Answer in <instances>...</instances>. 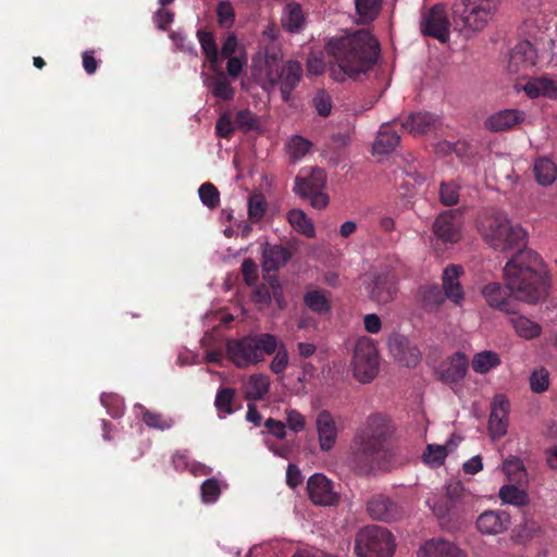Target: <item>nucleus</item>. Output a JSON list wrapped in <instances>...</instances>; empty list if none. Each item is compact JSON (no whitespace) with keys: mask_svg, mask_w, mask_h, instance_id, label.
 Listing matches in <instances>:
<instances>
[{"mask_svg":"<svg viewBox=\"0 0 557 557\" xmlns=\"http://www.w3.org/2000/svg\"><path fill=\"white\" fill-rule=\"evenodd\" d=\"M325 50L331 58L332 76L338 82L368 72L380 57V44L368 29L333 38Z\"/></svg>","mask_w":557,"mask_h":557,"instance_id":"nucleus-1","label":"nucleus"},{"mask_svg":"<svg viewBox=\"0 0 557 557\" xmlns=\"http://www.w3.org/2000/svg\"><path fill=\"white\" fill-rule=\"evenodd\" d=\"M544 268L540 256L531 250H519L505 265L504 277L512 298L536 304L545 297Z\"/></svg>","mask_w":557,"mask_h":557,"instance_id":"nucleus-2","label":"nucleus"},{"mask_svg":"<svg viewBox=\"0 0 557 557\" xmlns=\"http://www.w3.org/2000/svg\"><path fill=\"white\" fill-rule=\"evenodd\" d=\"M252 73L264 90L278 87L282 99L287 102L302 77V67L298 61L284 62L281 49L271 44L252 59Z\"/></svg>","mask_w":557,"mask_h":557,"instance_id":"nucleus-3","label":"nucleus"},{"mask_svg":"<svg viewBox=\"0 0 557 557\" xmlns=\"http://www.w3.org/2000/svg\"><path fill=\"white\" fill-rule=\"evenodd\" d=\"M392 425L382 414H371L351 442V462L363 474L381 467L386 457Z\"/></svg>","mask_w":557,"mask_h":557,"instance_id":"nucleus-4","label":"nucleus"},{"mask_svg":"<svg viewBox=\"0 0 557 557\" xmlns=\"http://www.w3.org/2000/svg\"><path fill=\"white\" fill-rule=\"evenodd\" d=\"M478 231L485 243L496 251L511 249L522 250L525 245V231L513 224L506 214L493 213L483 215L476 224Z\"/></svg>","mask_w":557,"mask_h":557,"instance_id":"nucleus-5","label":"nucleus"},{"mask_svg":"<svg viewBox=\"0 0 557 557\" xmlns=\"http://www.w3.org/2000/svg\"><path fill=\"white\" fill-rule=\"evenodd\" d=\"M227 358L239 369L264 361L277 348V336L271 333L247 335L226 343Z\"/></svg>","mask_w":557,"mask_h":557,"instance_id":"nucleus-6","label":"nucleus"},{"mask_svg":"<svg viewBox=\"0 0 557 557\" xmlns=\"http://www.w3.org/2000/svg\"><path fill=\"white\" fill-rule=\"evenodd\" d=\"M499 0H459L456 4V25L465 37L482 32L493 20Z\"/></svg>","mask_w":557,"mask_h":557,"instance_id":"nucleus-7","label":"nucleus"},{"mask_svg":"<svg viewBox=\"0 0 557 557\" xmlns=\"http://www.w3.org/2000/svg\"><path fill=\"white\" fill-rule=\"evenodd\" d=\"M395 549L392 533L380 525H367L355 537L357 557H392Z\"/></svg>","mask_w":557,"mask_h":557,"instance_id":"nucleus-8","label":"nucleus"},{"mask_svg":"<svg viewBox=\"0 0 557 557\" xmlns=\"http://www.w3.org/2000/svg\"><path fill=\"white\" fill-rule=\"evenodd\" d=\"M379 367L380 357L374 341L366 336L358 338L351 358L354 376L361 383H369L377 375Z\"/></svg>","mask_w":557,"mask_h":557,"instance_id":"nucleus-9","label":"nucleus"},{"mask_svg":"<svg viewBox=\"0 0 557 557\" xmlns=\"http://www.w3.org/2000/svg\"><path fill=\"white\" fill-rule=\"evenodd\" d=\"M472 502L473 496L460 482H451L446 485V492L442 498L428 503L438 519H445L466 511Z\"/></svg>","mask_w":557,"mask_h":557,"instance_id":"nucleus-10","label":"nucleus"},{"mask_svg":"<svg viewBox=\"0 0 557 557\" xmlns=\"http://www.w3.org/2000/svg\"><path fill=\"white\" fill-rule=\"evenodd\" d=\"M449 20L444 8L433 7L422 16L420 28L425 36L436 38L441 42H447L449 39Z\"/></svg>","mask_w":557,"mask_h":557,"instance_id":"nucleus-11","label":"nucleus"},{"mask_svg":"<svg viewBox=\"0 0 557 557\" xmlns=\"http://www.w3.org/2000/svg\"><path fill=\"white\" fill-rule=\"evenodd\" d=\"M367 512L373 520L392 522L404 515L401 506L385 494H374L367 502Z\"/></svg>","mask_w":557,"mask_h":557,"instance_id":"nucleus-12","label":"nucleus"},{"mask_svg":"<svg viewBox=\"0 0 557 557\" xmlns=\"http://www.w3.org/2000/svg\"><path fill=\"white\" fill-rule=\"evenodd\" d=\"M369 297L380 305L394 300L397 294V278L389 272L376 273L367 284Z\"/></svg>","mask_w":557,"mask_h":557,"instance_id":"nucleus-13","label":"nucleus"},{"mask_svg":"<svg viewBox=\"0 0 557 557\" xmlns=\"http://www.w3.org/2000/svg\"><path fill=\"white\" fill-rule=\"evenodd\" d=\"M433 233L443 243H457L461 238L460 213L457 210L441 213L433 223Z\"/></svg>","mask_w":557,"mask_h":557,"instance_id":"nucleus-14","label":"nucleus"},{"mask_svg":"<svg viewBox=\"0 0 557 557\" xmlns=\"http://www.w3.org/2000/svg\"><path fill=\"white\" fill-rule=\"evenodd\" d=\"M307 490L309 498L314 505L334 506L338 503V494L324 474H312L308 480Z\"/></svg>","mask_w":557,"mask_h":557,"instance_id":"nucleus-15","label":"nucleus"},{"mask_svg":"<svg viewBox=\"0 0 557 557\" xmlns=\"http://www.w3.org/2000/svg\"><path fill=\"white\" fill-rule=\"evenodd\" d=\"M525 121L524 111L518 109L499 110L484 121L485 129L494 133L507 132Z\"/></svg>","mask_w":557,"mask_h":557,"instance_id":"nucleus-16","label":"nucleus"},{"mask_svg":"<svg viewBox=\"0 0 557 557\" xmlns=\"http://www.w3.org/2000/svg\"><path fill=\"white\" fill-rule=\"evenodd\" d=\"M319 447L322 451H330L336 444L338 428L334 417L327 410H322L315 418Z\"/></svg>","mask_w":557,"mask_h":557,"instance_id":"nucleus-17","label":"nucleus"},{"mask_svg":"<svg viewBox=\"0 0 557 557\" xmlns=\"http://www.w3.org/2000/svg\"><path fill=\"white\" fill-rule=\"evenodd\" d=\"M509 401L503 395H496L493 398L492 410L488 420V431L491 436L496 440L507 433Z\"/></svg>","mask_w":557,"mask_h":557,"instance_id":"nucleus-18","label":"nucleus"},{"mask_svg":"<svg viewBox=\"0 0 557 557\" xmlns=\"http://www.w3.org/2000/svg\"><path fill=\"white\" fill-rule=\"evenodd\" d=\"M536 60L537 52L532 44L521 41L511 51L507 69L512 74H519L533 67Z\"/></svg>","mask_w":557,"mask_h":557,"instance_id":"nucleus-19","label":"nucleus"},{"mask_svg":"<svg viewBox=\"0 0 557 557\" xmlns=\"http://www.w3.org/2000/svg\"><path fill=\"white\" fill-rule=\"evenodd\" d=\"M468 370V360L462 352H456L444 360L437 368V377L445 383H456L462 380Z\"/></svg>","mask_w":557,"mask_h":557,"instance_id":"nucleus-20","label":"nucleus"},{"mask_svg":"<svg viewBox=\"0 0 557 557\" xmlns=\"http://www.w3.org/2000/svg\"><path fill=\"white\" fill-rule=\"evenodd\" d=\"M463 274L461 265L449 264L443 271L442 286L447 299L457 306H460L465 299L463 288L459 282Z\"/></svg>","mask_w":557,"mask_h":557,"instance_id":"nucleus-21","label":"nucleus"},{"mask_svg":"<svg viewBox=\"0 0 557 557\" xmlns=\"http://www.w3.org/2000/svg\"><path fill=\"white\" fill-rule=\"evenodd\" d=\"M510 525V517L506 511L486 510L476 519V528L482 534L496 535L505 532Z\"/></svg>","mask_w":557,"mask_h":557,"instance_id":"nucleus-22","label":"nucleus"},{"mask_svg":"<svg viewBox=\"0 0 557 557\" xmlns=\"http://www.w3.org/2000/svg\"><path fill=\"white\" fill-rule=\"evenodd\" d=\"M388 348L394 358L406 367H414L420 360V351L404 336H395L389 339Z\"/></svg>","mask_w":557,"mask_h":557,"instance_id":"nucleus-23","label":"nucleus"},{"mask_svg":"<svg viewBox=\"0 0 557 557\" xmlns=\"http://www.w3.org/2000/svg\"><path fill=\"white\" fill-rule=\"evenodd\" d=\"M482 295L490 307L506 313H513L512 296L508 294L507 287H503L499 283H490L483 287Z\"/></svg>","mask_w":557,"mask_h":557,"instance_id":"nucleus-24","label":"nucleus"},{"mask_svg":"<svg viewBox=\"0 0 557 557\" xmlns=\"http://www.w3.org/2000/svg\"><path fill=\"white\" fill-rule=\"evenodd\" d=\"M417 557H466L453 543L443 539L428 541L417 552Z\"/></svg>","mask_w":557,"mask_h":557,"instance_id":"nucleus-25","label":"nucleus"},{"mask_svg":"<svg viewBox=\"0 0 557 557\" xmlns=\"http://www.w3.org/2000/svg\"><path fill=\"white\" fill-rule=\"evenodd\" d=\"M290 251L282 245H262V268L265 272L277 271L290 259Z\"/></svg>","mask_w":557,"mask_h":557,"instance_id":"nucleus-26","label":"nucleus"},{"mask_svg":"<svg viewBox=\"0 0 557 557\" xmlns=\"http://www.w3.org/2000/svg\"><path fill=\"white\" fill-rule=\"evenodd\" d=\"M242 391L248 401L261 400L270 391V379L262 373L251 374L243 382Z\"/></svg>","mask_w":557,"mask_h":557,"instance_id":"nucleus-27","label":"nucleus"},{"mask_svg":"<svg viewBox=\"0 0 557 557\" xmlns=\"http://www.w3.org/2000/svg\"><path fill=\"white\" fill-rule=\"evenodd\" d=\"M326 174L322 169H313L307 177H297L294 191L300 197L324 188Z\"/></svg>","mask_w":557,"mask_h":557,"instance_id":"nucleus-28","label":"nucleus"},{"mask_svg":"<svg viewBox=\"0 0 557 557\" xmlns=\"http://www.w3.org/2000/svg\"><path fill=\"white\" fill-rule=\"evenodd\" d=\"M437 117L429 112L410 114L401 122V127L413 135H422L435 126Z\"/></svg>","mask_w":557,"mask_h":557,"instance_id":"nucleus-29","label":"nucleus"},{"mask_svg":"<svg viewBox=\"0 0 557 557\" xmlns=\"http://www.w3.org/2000/svg\"><path fill=\"white\" fill-rule=\"evenodd\" d=\"M400 137L392 127V123L381 125L376 139L373 144V151L377 154L392 152L399 144Z\"/></svg>","mask_w":557,"mask_h":557,"instance_id":"nucleus-30","label":"nucleus"},{"mask_svg":"<svg viewBox=\"0 0 557 557\" xmlns=\"http://www.w3.org/2000/svg\"><path fill=\"white\" fill-rule=\"evenodd\" d=\"M215 75L207 78V85L215 98H219L224 101H230L234 98L235 89L233 88L231 82L227 76L220 71H214Z\"/></svg>","mask_w":557,"mask_h":557,"instance_id":"nucleus-31","label":"nucleus"},{"mask_svg":"<svg viewBox=\"0 0 557 557\" xmlns=\"http://www.w3.org/2000/svg\"><path fill=\"white\" fill-rule=\"evenodd\" d=\"M306 18L300 4L287 3L283 10L282 26L289 33H298L305 25Z\"/></svg>","mask_w":557,"mask_h":557,"instance_id":"nucleus-32","label":"nucleus"},{"mask_svg":"<svg viewBox=\"0 0 557 557\" xmlns=\"http://www.w3.org/2000/svg\"><path fill=\"white\" fill-rule=\"evenodd\" d=\"M289 225L299 234L312 238L315 235L314 224L300 209H292L287 212Z\"/></svg>","mask_w":557,"mask_h":557,"instance_id":"nucleus-33","label":"nucleus"},{"mask_svg":"<svg viewBox=\"0 0 557 557\" xmlns=\"http://www.w3.org/2000/svg\"><path fill=\"white\" fill-rule=\"evenodd\" d=\"M523 90L530 98H536L539 96L554 98L557 96L556 84L546 77H539L529 81L523 86Z\"/></svg>","mask_w":557,"mask_h":557,"instance_id":"nucleus-34","label":"nucleus"},{"mask_svg":"<svg viewBox=\"0 0 557 557\" xmlns=\"http://www.w3.org/2000/svg\"><path fill=\"white\" fill-rule=\"evenodd\" d=\"M197 37L200 42L202 53L210 63V69L212 71H218L219 51L213 34L200 29L197 32Z\"/></svg>","mask_w":557,"mask_h":557,"instance_id":"nucleus-35","label":"nucleus"},{"mask_svg":"<svg viewBox=\"0 0 557 557\" xmlns=\"http://www.w3.org/2000/svg\"><path fill=\"white\" fill-rule=\"evenodd\" d=\"M355 7L358 23L367 24L379 15L382 0H355Z\"/></svg>","mask_w":557,"mask_h":557,"instance_id":"nucleus-36","label":"nucleus"},{"mask_svg":"<svg viewBox=\"0 0 557 557\" xmlns=\"http://www.w3.org/2000/svg\"><path fill=\"white\" fill-rule=\"evenodd\" d=\"M509 321L516 333L524 339L536 338L542 333L541 325L525 317H511Z\"/></svg>","mask_w":557,"mask_h":557,"instance_id":"nucleus-37","label":"nucleus"},{"mask_svg":"<svg viewBox=\"0 0 557 557\" xmlns=\"http://www.w3.org/2000/svg\"><path fill=\"white\" fill-rule=\"evenodd\" d=\"M534 174L539 184L548 186L556 180L557 168L552 160L541 158L534 164Z\"/></svg>","mask_w":557,"mask_h":557,"instance_id":"nucleus-38","label":"nucleus"},{"mask_svg":"<svg viewBox=\"0 0 557 557\" xmlns=\"http://www.w3.org/2000/svg\"><path fill=\"white\" fill-rule=\"evenodd\" d=\"M500 363L499 356L492 350H484L473 356L471 366L474 372L485 374Z\"/></svg>","mask_w":557,"mask_h":557,"instance_id":"nucleus-39","label":"nucleus"},{"mask_svg":"<svg viewBox=\"0 0 557 557\" xmlns=\"http://www.w3.org/2000/svg\"><path fill=\"white\" fill-rule=\"evenodd\" d=\"M312 144L308 139L295 135L286 143V151L290 160L298 161L304 158L311 149Z\"/></svg>","mask_w":557,"mask_h":557,"instance_id":"nucleus-40","label":"nucleus"},{"mask_svg":"<svg viewBox=\"0 0 557 557\" xmlns=\"http://www.w3.org/2000/svg\"><path fill=\"white\" fill-rule=\"evenodd\" d=\"M305 305L315 313L325 314L330 311V301L321 290L308 292L304 297Z\"/></svg>","mask_w":557,"mask_h":557,"instance_id":"nucleus-41","label":"nucleus"},{"mask_svg":"<svg viewBox=\"0 0 557 557\" xmlns=\"http://www.w3.org/2000/svg\"><path fill=\"white\" fill-rule=\"evenodd\" d=\"M498 496L503 503L513 506H523L529 502L528 494L515 485L503 486L499 490Z\"/></svg>","mask_w":557,"mask_h":557,"instance_id":"nucleus-42","label":"nucleus"},{"mask_svg":"<svg viewBox=\"0 0 557 557\" xmlns=\"http://www.w3.org/2000/svg\"><path fill=\"white\" fill-rule=\"evenodd\" d=\"M236 397V391L231 387H222L218 391L215 399H214V406L216 410L224 414H232L234 412L233 410V401Z\"/></svg>","mask_w":557,"mask_h":557,"instance_id":"nucleus-43","label":"nucleus"},{"mask_svg":"<svg viewBox=\"0 0 557 557\" xmlns=\"http://www.w3.org/2000/svg\"><path fill=\"white\" fill-rule=\"evenodd\" d=\"M236 127L247 133L250 131H259L261 123L259 117L250 110H239L235 116Z\"/></svg>","mask_w":557,"mask_h":557,"instance_id":"nucleus-44","label":"nucleus"},{"mask_svg":"<svg viewBox=\"0 0 557 557\" xmlns=\"http://www.w3.org/2000/svg\"><path fill=\"white\" fill-rule=\"evenodd\" d=\"M141 419L147 426L161 431L170 429L174 423L173 419L165 418L163 414L150 410H145Z\"/></svg>","mask_w":557,"mask_h":557,"instance_id":"nucleus-45","label":"nucleus"},{"mask_svg":"<svg viewBox=\"0 0 557 557\" xmlns=\"http://www.w3.org/2000/svg\"><path fill=\"white\" fill-rule=\"evenodd\" d=\"M267 209V201L260 194L251 195L248 199V218L251 222H259Z\"/></svg>","mask_w":557,"mask_h":557,"instance_id":"nucleus-46","label":"nucleus"},{"mask_svg":"<svg viewBox=\"0 0 557 557\" xmlns=\"http://www.w3.org/2000/svg\"><path fill=\"white\" fill-rule=\"evenodd\" d=\"M288 366V351L284 343L277 339V348L275 350V356L270 363V369L273 373L280 374L284 372V370Z\"/></svg>","mask_w":557,"mask_h":557,"instance_id":"nucleus-47","label":"nucleus"},{"mask_svg":"<svg viewBox=\"0 0 557 557\" xmlns=\"http://www.w3.org/2000/svg\"><path fill=\"white\" fill-rule=\"evenodd\" d=\"M549 373L545 368L536 369L530 376V388L534 393H543L548 388Z\"/></svg>","mask_w":557,"mask_h":557,"instance_id":"nucleus-48","label":"nucleus"},{"mask_svg":"<svg viewBox=\"0 0 557 557\" xmlns=\"http://www.w3.org/2000/svg\"><path fill=\"white\" fill-rule=\"evenodd\" d=\"M447 456V448L445 445L430 444L423 454V459L428 465L440 466L444 462Z\"/></svg>","mask_w":557,"mask_h":557,"instance_id":"nucleus-49","label":"nucleus"},{"mask_svg":"<svg viewBox=\"0 0 557 557\" xmlns=\"http://www.w3.org/2000/svg\"><path fill=\"white\" fill-rule=\"evenodd\" d=\"M199 197L205 206L215 208L220 202L219 190L211 183H205L199 187Z\"/></svg>","mask_w":557,"mask_h":557,"instance_id":"nucleus-50","label":"nucleus"},{"mask_svg":"<svg viewBox=\"0 0 557 557\" xmlns=\"http://www.w3.org/2000/svg\"><path fill=\"white\" fill-rule=\"evenodd\" d=\"M440 200L444 206H454L459 200V187L454 183H442Z\"/></svg>","mask_w":557,"mask_h":557,"instance_id":"nucleus-51","label":"nucleus"},{"mask_svg":"<svg viewBox=\"0 0 557 557\" xmlns=\"http://www.w3.org/2000/svg\"><path fill=\"white\" fill-rule=\"evenodd\" d=\"M221 494L220 482L216 479H208L201 485V497L205 503H214Z\"/></svg>","mask_w":557,"mask_h":557,"instance_id":"nucleus-52","label":"nucleus"},{"mask_svg":"<svg viewBox=\"0 0 557 557\" xmlns=\"http://www.w3.org/2000/svg\"><path fill=\"white\" fill-rule=\"evenodd\" d=\"M313 107L319 115L327 116L332 110V99L324 90H319L312 99Z\"/></svg>","mask_w":557,"mask_h":557,"instance_id":"nucleus-53","label":"nucleus"},{"mask_svg":"<svg viewBox=\"0 0 557 557\" xmlns=\"http://www.w3.org/2000/svg\"><path fill=\"white\" fill-rule=\"evenodd\" d=\"M219 24L224 27H230L234 22V9L228 1H221L216 8Z\"/></svg>","mask_w":557,"mask_h":557,"instance_id":"nucleus-54","label":"nucleus"},{"mask_svg":"<svg viewBox=\"0 0 557 557\" xmlns=\"http://www.w3.org/2000/svg\"><path fill=\"white\" fill-rule=\"evenodd\" d=\"M235 129L232 115L223 113L216 121L215 131L218 136L228 138Z\"/></svg>","mask_w":557,"mask_h":557,"instance_id":"nucleus-55","label":"nucleus"},{"mask_svg":"<svg viewBox=\"0 0 557 557\" xmlns=\"http://www.w3.org/2000/svg\"><path fill=\"white\" fill-rule=\"evenodd\" d=\"M286 421L288 428L294 432H300L305 429V417L295 409L286 410Z\"/></svg>","mask_w":557,"mask_h":557,"instance_id":"nucleus-56","label":"nucleus"},{"mask_svg":"<svg viewBox=\"0 0 557 557\" xmlns=\"http://www.w3.org/2000/svg\"><path fill=\"white\" fill-rule=\"evenodd\" d=\"M422 293L425 306L432 307L443 302V297L437 286L425 287Z\"/></svg>","mask_w":557,"mask_h":557,"instance_id":"nucleus-57","label":"nucleus"},{"mask_svg":"<svg viewBox=\"0 0 557 557\" xmlns=\"http://www.w3.org/2000/svg\"><path fill=\"white\" fill-rule=\"evenodd\" d=\"M242 272L247 284H253L257 281V264L251 259H245L242 263Z\"/></svg>","mask_w":557,"mask_h":557,"instance_id":"nucleus-58","label":"nucleus"},{"mask_svg":"<svg viewBox=\"0 0 557 557\" xmlns=\"http://www.w3.org/2000/svg\"><path fill=\"white\" fill-rule=\"evenodd\" d=\"M252 299L256 304L264 307L269 306L272 299L270 288L267 285H259L256 287Z\"/></svg>","mask_w":557,"mask_h":557,"instance_id":"nucleus-59","label":"nucleus"},{"mask_svg":"<svg viewBox=\"0 0 557 557\" xmlns=\"http://www.w3.org/2000/svg\"><path fill=\"white\" fill-rule=\"evenodd\" d=\"M227 64H226V71L227 74L232 78L238 77V75L242 73L244 64L246 63V60L240 57H230L227 58Z\"/></svg>","mask_w":557,"mask_h":557,"instance_id":"nucleus-60","label":"nucleus"},{"mask_svg":"<svg viewBox=\"0 0 557 557\" xmlns=\"http://www.w3.org/2000/svg\"><path fill=\"white\" fill-rule=\"evenodd\" d=\"M302 198L309 199L310 205L318 210L324 209L329 205V196L322 190L302 196Z\"/></svg>","mask_w":557,"mask_h":557,"instance_id":"nucleus-61","label":"nucleus"},{"mask_svg":"<svg viewBox=\"0 0 557 557\" xmlns=\"http://www.w3.org/2000/svg\"><path fill=\"white\" fill-rule=\"evenodd\" d=\"M264 425L277 438L283 440L286 436L285 424L282 421L270 418L265 421Z\"/></svg>","mask_w":557,"mask_h":557,"instance_id":"nucleus-62","label":"nucleus"},{"mask_svg":"<svg viewBox=\"0 0 557 557\" xmlns=\"http://www.w3.org/2000/svg\"><path fill=\"white\" fill-rule=\"evenodd\" d=\"M154 22L158 28L164 30L173 22V13L165 9H160L154 15Z\"/></svg>","mask_w":557,"mask_h":557,"instance_id":"nucleus-63","label":"nucleus"},{"mask_svg":"<svg viewBox=\"0 0 557 557\" xmlns=\"http://www.w3.org/2000/svg\"><path fill=\"white\" fill-rule=\"evenodd\" d=\"M302 479L300 470L295 465H289L286 471L287 484L295 488L302 482Z\"/></svg>","mask_w":557,"mask_h":557,"instance_id":"nucleus-64","label":"nucleus"}]
</instances>
